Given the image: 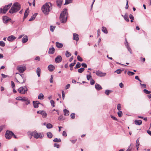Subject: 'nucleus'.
I'll list each match as a JSON object with an SVG mask.
<instances>
[{
	"instance_id": "43",
	"label": "nucleus",
	"mask_w": 151,
	"mask_h": 151,
	"mask_svg": "<svg viewBox=\"0 0 151 151\" xmlns=\"http://www.w3.org/2000/svg\"><path fill=\"white\" fill-rule=\"evenodd\" d=\"M55 27V26H51L50 27V30L51 32H53L54 31V30Z\"/></svg>"
},
{
	"instance_id": "36",
	"label": "nucleus",
	"mask_w": 151,
	"mask_h": 151,
	"mask_svg": "<svg viewBox=\"0 0 151 151\" xmlns=\"http://www.w3.org/2000/svg\"><path fill=\"white\" fill-rule=\"evenodd\" d=\"M85 70V69L84 68H81L78 70V72L80 73H81L83 72Z\"/></svg>"
},
{
	"instance_id": "24",
	"label": "nucleus",
	"mask_w": 151,
	"mask_h": 151,
	"mask_svg": "<svg viewBox=\"0 0 151 151\" xmlns=\"http://www.w3.org/2000/svg\"><path fill=\"white\" fill-rule=\"evenodd\" d=\"M29 8L27 9L26 10L24 15V19L26 18L27 17L29 14Z\"/></svg>"
},
{
	"instance_id": "38",
	"label": "nucleus",
	"mask_w": 151,
	"mask_h": 151,
	"mask_svg": "<svg viewBox=\"0 0 151 151\" xmlns=\"http://www.w3.org/2000/svg\"><path fill=\"white\" fill-rule=\"evenodd\" d=\"M72 0H65V4L64 5L68 4L71 3Z\"/></svg>"
},
{
	"instance_id": "17",
	"label": "nucleus",
	"mask_w": 151,
	"mask_h": 151,
	"mask_svg": "<svg viewBox=\"0 0 151 151\" xmlns=\"http://www.w3.org/2000/svg\"><path fill=\"white\" fill-rule=\"evenodd\" d=\"M95 88L98 91H99L102 89V88L101 85L98 83L96 84Z\"/></svg>"
},
{
	"instance_id": "27",
	"label": "nucleus",
	"mask_w": 151,
	"mask_h": 151,
	"mask_svg": "<svg viewBox=\"0 0 151 151\" xmlns=\"http://www.w3.org/2000/svg\"><path fill=\"white\" fill-rule=\"evenodd\" d=\"M37 14V13L34 14V15L31 17V18L29 20V21H31L35 19Z\"/></svg>"
},
{
	"instance_id": "28",
	"label": "nucleus",
	"mask_w": 151,
	"mask_h": 151,
	"mask_svg": "<svg viewBox=\"0 0 151 151\" xmlns=\"http://www.w3.org/2000/svg\"><path fill=\"white\" fill-rule=\"evenodd\" d=\"M36 72L38 76L39 77L40 76V74L41 73V69L39 67L37 68V69Z\"/></svg>"
},
{
	"instance_id": "20",
	"label": "nucleus",
	"mask_w": 151,
	"mask_h": 151,
	"mask_svg": "<svg viewBox=\"0 0 151 151\" xmlns=\"http://www.w3.org/2000/svg\"><path fill=\"white\" fill-rule=\"evenodd\" d=\"M122 16L124 17V19L127 22H128L129 21V20L128 17V15L127 13H126L124 16L122 15Z\"/></svg>"
},
{
	"instance_id": "55",
	"label": "nucleus",
	"mask_w": 151,
	"mask_h": 151,
	"mask_svg": "<svg viewBox=\"0 0 151 151\" xmlns=\"http://www.w3.org/2000/svg\"><path fill=\"white\" fill-rule=\"evenodd\" d=\"M54 147H56L57 148H58L59 147V145L57 143H55L54 145Z\"/></svg>"
},
{
	"instance_id": "64",
	"label": "nucleus",
	"mask_w": 151,
	"mask_h": 151,
	"mask_svg": "<svg viewBox=\"0 0 151 151\" xmlns=\"http://www.w3.org/2000/svg\"><path fill=\"white\" fill-rule=\"evenodd\" d=\"M63 119V116H60L58 118V120H59L60 121H61V120H62Z\"/></svg>"
},
{
	"instance_id": "1",
	"label": "nucleus",
	"mask_w": 151,
	"mask_h": 151,
	"mask_svg": "<svg viewBox=\"0 0 151 151\" xmlns=\"http://www.w3.org/2000/svg\"><path fill=\"white\" fill-rule=\"evenodd\" d=\"M52 4L50 2L47 3L42 8L43 13L45 15H47L52 9Z\"/></svg>"
},
{
	"instance_id": "46",
	"label": "nucleus",
	"mask_w": 151,
	"mask_h": 151,
	"mask_svg": "<svg viewBox=\"0 0 151 151\" xmlns=\"http://www.w3.org/2000/svg\"><path fill=\"white\" fill-rule=\"evenodd\" d=\"M119 116L120 117H122V112L121 111H119L117 113Z\"/></svg>"
},
{
	"instance_id": "45",
	"label": "nucleus",
	"mask_w": 151,
	"mask_h": 151,
	"mask_svg": "<svg viewBox=\"0 0 151 151\" xmlns=\"http://www.w3.org/2000/svg\"><path fill=\"white\" fill-rule=\"evenodd\" d=\"M127 74L129 76H132L134 74V73L132 72L129 71L127 72Z\"/></svg>"
},
{
	"instance_id": "53",
	"label": "nucleus",
	"mask_w": 151,
	"mask_h": 151,
	"mask_svg": "<svg viewBox=\"0 0 151 151\" xmlns=\"http://www.w3.org/2000/svg\"><path fill=\"white\" fill-rule=\"evenodd\" d=\"M70 116L72 119H74L75 117V114L74 113L71 114L70 115Z\"/></svg>"
},
{
	"instance_id": "16",
	"label": "nucleus",
	"mask_w": 151,
	"mask_h": 151,
	"mask_svg": "<svg viewBox=\"0 0 151 151\" xmlns=\"http://www.w3.org/2000/svg\"><path fill=\"white\" fill-rule=\"evenodd\" d=\"M16 38V37L13 35H11L8 37L7 40L9 41H12Z\"/></svg>"
},
{
	"instance_id": "59",
	"label": "nucleus",
	"mask_w": 151,
	"mask_h": 151,
	"mask_svg": "<svg viewBox=\"0 0 151 151\" xmlns=\"http://www.w3.org/2000/svg\"><path fill=\"white\" fill-rule=\"evenodd\" d=\"M81 66L84 68H86L87 67V65L85 63H83L81 64Z\"/></svg>"
},
{
	"instance_id": "7",
	"label": "nucleus",
	"mask_w": 151,
	"mask_h": 151,
	"mask_svg": "<svg viewBox=\"0 0 151 151\" xmlns=\"http://www.w3.org/2000/svg\"><path fill=\"white\" fill-rule=\"evenodd\" d=\"M14 134V133L10 131H7L5 134V137L6 139H11Z\"/></svg>"
},
{
	"instance_id": "61",
	"label": "nucleus",
	"mask_w": 151,
	"mask_h": 151,
	"mask_svg": "<svg viewBox=\"0 0 151 151\" xmlns=\"http://www.w3.org/2000/svg\"><path fill=\"white\" fill-rule=\"evenodd\" d=\"M111 118L113 119L114 120L116 121H117V119L115 117L113 116L112 115H111Z\"/></svg>"
},
{
	"instance_id": "2",
	"label": "nucleus",
	"mask_w": 151,
	"mask_h": 151,
	"mask_svg": "<svg viewBox=\"0 0 151 151\" xmlns=\"http://www.w3.org/2000/svg\"><path fill=\"white\" fill-rule=\"evenodd\" d=\"M21 7L20 4L18 2H16L13 4V5L9 11L10 14H13L17 12L20 10Z\"/></svg>"
},
{
	"instance_id": "48",
	"label": "nucleus",
	"mask_w": 151,
	"mask_h": 151,
	"mask_svg": "<svg viewBox=\"0 0 151 151\" xmlns=\"http://www.w3.org/2000/svg\"><path fill=\"white\" fill-rule=\"evenodd\" d=\"M121 104H118L117 105V109L119 111L121 110Z\"/></svg>"
},
{
	"instance_id": "11",
	"label": "nucleus",
	"mask_w": 151,
	"mask_h": 151,
	"mask_svg": "<svg viewBox=\"0 0 151 151\" xmlns=\"http://www.w3.org/2000/svg\"><path fill=\"white\" fill-rule=\"evenodd\" d=\"M62 60V58L60 55H58L55 59V61L56 63L61 62Z\"/></svg>"
},
{
	"instance_id": "62",
	"label": "nucleus",
	"mask_w": 151,
	"mask_h": 151,
	"mask_svg": "<svg viewBox=\"0 0 151 151\" xmlns=\"http://www.w3.org/2000/svg\"><path fill=\"white\" fill-rule=\"evenodd\" d=\"M129 17L131 19H134V17L131 14H130L129 15Z\"/></svg>"
},
{
	"instance_id": "3",
	"label": "nucleus",
	"mask_w": 151,
	"mask_h": 151,
	"mask_svg": "<svg viewBox=\"0 0 151 151\" xmlns=\"http://www.w3.org/2000/svg\"><path fill=\"white\" fill-rule=\"evenodd\" d=\"M67 18V9H64L61 13L60 19V21L63 23L66 22Z\"/></svg>"
},
{
	"instance_id": "41",
	"label": "nucleus",
	"mask_w": 151,
	"mask_h": 151,
	"mask_svg": "<svg viewBox=\"0 0 151 151\" xmlns=\"http://www.w3.org/2000/svg\"><path fill=\"white\" fill-rule=\"evenodd\" d=\"M46 127L47 128L50 129L52 128V126L51 124L48 123L46 125Z\"/></svg>"
},
{
	"instance_id": "44",
	"label": "nucleus",
	"mask_w": 151,
	"mask_h": 151,
	"mask_svg": "<svg viewBox=\"0 0 151 151\" xmlns=\"http://www.w3.org/2000/svg\"><path fill=\"white\" fill-rule=\"evenodd\" d=\"M77 59L78 61L80 62L82 61L83 60V59L81 58V57L79 55H78L77 57Z\"/></svg>"
},
{
	"instance_id": "52",
	"label": "nucleus",
	"mask_w": 151,
	"mask_h": 151,
	"mask_svg": "<svg viewBox=\"0 0 151 151\" xmlns=\"http://www.w3.org/2000/svg\"><path fill=\"white\" fill-rule=\"evenodd\" d=\"M50 103L53 107L55 106V102L53 100H51L50 101Z\"/></svg>"
},
{
	"instance_id": "49",
	"label": "nucleus",
	"mask_w": 151,
	"mask_h": 151,
	"mask_svg": "<svg viewBox=\"0 0 151 151\" xmlns=\"http://www.w3.org/2000/svg\"><path fill=\"white\" fill-rule=\"evenodd\" d=\"M91 74L87 75L86 76L87 79L88 80H90V79L91 78Z\"/></svg>"
},
{
	"instance_id": "13",
	"label": "nucleus",
	"mask_w": 151,
	"mask_h": 151,
	"mask_svg": "<svg viewBox=\"0 0 151 151\" xmlns=\"http://www.w3.org/2000/svg\"><path fill=\"white\" fill-rule=\"evenodd\" d=\"M16 99L18 100H20L22 101H27V98L26 97H24L22 98L21 97H18L16 98Z\"/></svg>"
},
{
	"instance_id": "57",
	"label": "nucleus",
	"mask_w": 151,
	"mask_h": 151,
	"mask_svg": "<svg viewBox=\"0 0 151 151\" xmlns=\"http://www.w3.org/2000/svg\"><path fill=\"white\" fill-rule=\"evenodd\" d=\"M62 135L63 136L66 137L67 136V133L65 131H63V132Z\"/></svg>"
},
{
	"instance_id": "42",
	"label": "nucleus",
	"mask_w": 151,
	"mask_h": 151,
	"mask_svg": "<svg viewBox=\"0 0 151 151\" xmlns=\"http://www.w3.org/2000/svg\"><path fill=\"white\" fill-rule=\"evenodd\" d=\"M122 70L120 69H118L115 71V73H116L118 74L121 73Z\"/></svg>"
},
{
	"instance_id": "25",
	"label": "nucleus",
	"mask_w": 151,
	"mask_h": 151,
	"mask_svg": "<svg viewBox=\"0 0 151 151\" xmlns=\"http://www.w3.org/2000/svg\"><path fill=\"white\" fill-rule=\"evenodd\" d=\"M3 20L4 23H6L9 21V17L6 16L3 17Z\"/></svg>"
},
{
	"instance_id": "14",
	"label": "nucleus",
	"mask_w": 151,
	"mask_h": 151,
	"mask_svg": "<svg viewBox=\"0 0 151 151\" xmlns=\"http://www.w3.org/2000/svg\"><path fill=\"white\" fill-rule=\"evenodd\" d=\"M48 69L50 71L52 72L55 69V67L54 65L50 64L48 66Z\"/></svg>"
},
{
	"instance_id": "26",
	"label": "nucleus",
	"mask_w": 151,
	"mask_h": 151,
	"mask_svg": "<svg viewBox=\"0 0 151 151\" xmlns=\"http://www.w3.org/2000/svg\"><path fill=\"white\" fill-rule=\"evenodd\" d=\"M134 122L135 124L139 125L142 124V122L141 120H136L134 121Z\"/></svg>"
},
{
	"instance_id": "30",
	"label": "nucleus",
	"mask_w": 151,
	"mask_h": 151,
	"mask_svg": "<svg viewBox=\"0 0 151 151\" xmlns=\"http://www.w3.org/2000/svg\"><path fill=\"white\" fill-rule=\"evenodd\" d=\"M44 98L43 95L42 93H40L38 96V99L40 100H42Z\"/></svg>"
},
{
	"instance_id": "39",
	"label": "nucleus",
	"mask_w": 151,
	"mask_h": 151,
	"mask_svg": "<svg viewBox=\"0 0 151 151\" xmlns=\"http://www.w3.org/2000/svg\"><path fill=\"white\" fill-rule=\"evenodd\" d=\"M71 55L70 52L68 51H66L65 53V55L67 57H69L71 56Z\"/></svg>"
},
{
	"instance_id": "56",
	"label": "nucleus",
	"mask_w": 151,
	"mask_h": 151,
	"mask_svg": "<svg viewBox=\"0 0 151 151\" xmlns=\"http://www.w3.org/2000/svg\"><path fill=\"white\" fill-rule=\"evenodd\" d=\"M62 98L64 100V99L65 96V93L64 91H62Z\"/></svg>"
},
{
	"instance_id": "40",
	"label": "nucleus",
	"mask_w": 151,
	"mask_h": 151,
	"mask_svg": "<svg viewBox=\"0 0 151 151\" xmlns=\"http://www.w3.org/2000/svg\"><path fill=\"white\" fill-rule=\"evenodd\" d=\"M144 92L146 94H149L151 93V91H149L146 89H144L143 90Z\"/></svg>"
},
{
	"instance_id": "58",
	"label": "nucleus",
	"mask_w": 151,
	"mask_h": 151,
	"mask_svg": "<svg viewBox=\"0 0 151 151\" xmlns=\"http://www.w3.org/2000/svg\"><path fill=\"white\" fill-rule=\"evenodd\" d=\"M5 127L4 125H2L0 127V132L1 131L3 128Z\"/></svg>"
},
{
	"instance_id": "35",
	"label": "nucleus",
	"mask_w": 151,
	"mask_h": 151,
	"mask_svg": "<svg viewBox=\"0 0 151 151\" xmlns=\"http://www.w3.org/2000/svg\"><path fill=\"white\" fill-rule=\"evenodd\" d=\"M81 63L79 62H78L76 66L74 67L75 69L81 67Z\"/></svg>"
},
{
	"instance_id": "5",
	"label": "nucleus",
	"mask_w": 151,
	"mask_h": 151,
	"mask_svg": "<svg viewBox=\"0 0 151 151\" xmlns=\"http://www.w3.org/2000/svg\"><path fill=\"white\" fill-rule=\"evenodd\" d=\"M12 5V3H10L9 4L6 5L3 8H1L0 9V12L1 13L5 14L7 10Z\"/></svg>"
},
{
	"instance_id": "15",
	"label": "nucleus",
	"mask_w": 151,
	"mask_h": 151,
	"mask_svg": "<svg viewBox=\"0 0 151 151\" xmlns=\"http://www.w3.org/2000/svg\"><path fill=\"white\" fill-rule=\"evenodd\" d=\"M73 39L77 42L79 39L78 35L76 33L73 34Z\"/></svg>"
},
{
	"instance_id": "18",
	"label": "nucleus",
	"mask_w": 151,
	"mask_h": 151,
	"mask_svg": "<svg viewBox=\"0 0 151 151\" xmlns=\"http://www.w3.org/2000/svg\"><path fill=\"white\" fill-rule=\"evenodd\" d=\"M126 42L125 43V45L127 47V49L128 51L130 52V54H132V50L131 48L130 47L128 43L126 40Z\"/></svg>"
},
{
	"instance_id": "9",
	"label": "nucleus",
	"mask_w": 151,
	"mask_h": 151,
	"mask_svg": "<svg viewBox=\"0 0 151 151\" xmlns=\"http://www.w3.org/2000/svg\"><path fill=\"white\" fill-rule=\"evenodd\" d=\"M16 74H19L20 75V77L23 79V81H21V82H19V81L18 80L17 78H16V81L18 83H24L25 82V81H26V77L25 76H24L23 74H22V75L20 74L19 73H17Z\"/></svg>"
},
{
	"instance_id": "63",
	"label": "nucleus",
	"mask_w": 151,
	"mask_h": 151,
	"mask_svg": "<svg viewBox=\"0 0 151 151\" xmlns=\"http://www.w3.org/2000/svg\"><path fill=\"white\" fill-rule=\"evenodd\" d=\"M75 64V63H71L69 65V66L70 68H72L74 65Z\"/></svg>"
},
{
	"instance_id": "23",
	"label": "nucleus",
	"mask_w": 151,
	"mask_h": 151,
	"mask_svg": "<svg viewBox=\"0 0 151 151\" xmlns=\"http://www.w3.org/2000/svg\"><path fill=\"white\" fill-rule=\"evenodd\" d=\"M28 37L27 36H25L23 38L22 42L23 43H25L27 42L28 40Z\"/></svg>"
},
{
	"instance_id": "47",
	"label": "nucleus",
	"mask_w": 151,
	"mask_h": 151,
	"mask_svg": "<svg viewBox=\"0 0 151 151\" xmlns=\"http://www.w3.org/2000/svg\"><path fill=\"white\" fill-rule=\"evenodd\" d=\"M5 43L3 41H0V45L2 47H4L5 46Z\"/></svg>"
},
{
	"instance_id": "19",
	"label": "nucleus",
	"mask_w": 151,
	"mask_h": 151,
	"mask_svg": "<svg viewBox=\"0 0 151 151\" xmlns=\"http://www.w3.org/2000/svg\"><path fill=\"white\" fill-rule=\"evenodd\" d=\"M63 1V0H56L57 6L59 7H60Z\"/></svg>"
},
{
	"instance_id": "34",
	"label": "nucleus",
	"mask_w": 151,
	"mask_h": 151,
	"mask_svg": "<svg viewBox=\"0 0 151 151\" xmlns=\"http://www.w3.org/2000/svg\"><path fill=\"white\" fill-rule=\"evenodd\" d=\"M47 137L49 138H51L52 137V133L49 132L47 133Z\"/></svg>"
},
{
	"instance_id": "8",
	"label": "nucleus",
	"mask_w": 151,
	"mask_h": 151,
	"mask_svg": "<svg viewBox=\"0 0 151 151\" xmlns=\"http://www.w3.org/2000/svg\"><path fill=\"white\" fill-rule=\"evenodd\" d=\"M17 68L18 71L20 73H23L26 70V67L25 66H18Z\"/></svg>"
},
{
	"instance_id": "33",
	"label": "nucleus",
	"mask_w": 151,
	"mask_h": 151,
	"mask_svg": "<svg viewBox=\"0 0 151 151\" xmlns=\"http://www.w3.org/2000/svg\"><path fill=\"white\" fill-rule=\"evenodd\" d=\"M102 32L105 34H107L108 33L107 30L105 27H102Z\"/></svg>"
},
{
	"instance_id": "12",
	"label": "nucleus",
	"mask_w": 151,
	"mask_h": 151,
	"mask_svg": "<svg viewBox=\"0 0 151 151\" xmlns=\"http://www.w3.org/2000/svg\"><path fill=\"white\" fill-rule=\"evenodd\" d=\"M33 106L35 108H37L38 107V105L41 104V103L38 101H35L33 102Z\"/></svg>"
},
{
	"instance_id": "32",
	"label": "nucleus",
	"mask_w": 151,
	"mask_h": 151,
	"mask_svg": "<svg viewBox=\"0 0 151 151\" xmlns=\"http://www.w3.org/2000/svg\"><path fill=\"white\" fill-rule=\"evenodd\" d=\"M112 91L110 90H106L105 91V93L107 95H109L110 93L112 92Z\"/></svg>"
},
{
	"instance_id": "10",
	"label": "nucleus",
	"mask_w": 151,
	"mask_h": 151,
	"mask_svg": "<svg viewBox=\"0 0 151 151\" xmlns=\"http://www.w3.org/2000/svg\"><path fill=\"white\" fill-rule=\"evenodd\" d=\"M96 74L97 76L100 77L104 76L106 75V73H102L99 70L96 71Z\"/></svg>"
},
{
	"instance_id": "21",
	"label": "nucleus",
	"mask_w": 151,
	"mask_h": 151,
	"mask_svg": "<svg viewBox=\"0 0 151 151\" xmlns=\"http://www.w3.org/2000/svg\"><path fill=\"white\" fill-rule=\"evenodd\" d=\"M56 45L58 48H61L63 46V45L62 43L58 42H56Z\"/></svg>"
},
{
	"instance_id": "51",
	"label": "nucleus",
	"mask_w": 151,
	"mask_h": 151,
	"mask_svg": "<svg viewBox=\"0 0 151 151\" xmlns=\"http://www.w3.org/2000/svg\"><path fill=\"white\" fill-rule=\"evenodd\" d=\"M95 83V81L92 79H91L90 81V83L91 85H93Z\"/></svg>"
},
{
	"instance_id": "37",
	"label": "nucleus",
	"mask_w": 151,
	"mask_h": 151,
	"mask_svg": "<svg viewBox=\"0 0 151 151\" xmlns=\"http://www.w3.org/2000/svg\"><path fill=\"white\" fill-rule=\"evenodd\" d=\"M53 141L55 142H61V140L60 138H55L54 139Z\"/></svg>"
},
{
	"instance_id": "50",
	"label": "nucleus",
	"mask_w": 151,
	"mask_h": 151,
	"mask_svg": "<svg viewBox=\"0 0 151 151\" xmlns=\"http://www.w3.org/2000/svg\"><path fill=\"white\" fill-rule=\"evenodd\" d=\"M139 139H137V140L136 141V147H137L138 146H139Z\"/></svg>"
},
{
	"instance_id": "4",
	"label": "nucleus",
	"mask_w": 151,
	"mask_h": 151,
	"mask_svg": "<svg viewBox=\"0 0 151 151\" xmlns=\"http://www.w3.org/2000/svg\"><path fill=\"white\" fill-rule=\"evenodd\" d=\"M30 133L31 136H33L36 139H42L44 137V135L42 133H38L36 131L31 132H30Z\"/></svg>"
},
{
	"instance_id": "6",
	"label": "nucleus",
	"mask_w": 151,
	"mask_h": 151,
	"mask_svg": "<svg viewBox=\"0 0 151 151\" xmlns=\"http://www.w3.org/2000/svg\"><path fill=\"white\" fill-rule=\"evenodd\" d=\"M27 88L26 86H22L20 87L18 89V91L21 94H24L27 93Z\"/></svg>"
},
{
	"instance_id": "60",
	"label": "nucleus",
	"mask_w": 151,
	"mask_h": 151,
	"mask_svg": "<svg viewBox=\"0 0 151 151\" xmlns=\"http://www.w3.org/2000/svg\"><path fill=\"white\" fill-rule=\"evenodd\" d=\"M11 84H12V88L13 89V88L15 86V84L12 81H11Z\"/></svg>"
},
{
	"instance_id": "29",
	"label": "nucleus",
	"mask_w": 151,
	"mask_h": 151,
	"mask_svg": "<svg viewBox=\"0 0 151 151\" xmlns=\"http://www.w3.org/2000/svg\"><path fill=\"white\" fill-rule=\"evenodd\" d=\"M63 112L64 115L65 116H68L69 114V111L68 110H67L66 109H64L63 110Z\"/></svg>"
},
{
	"instance_id": "54",
	"label": "nucleus",
	"mask_w": 151,
	"mask_h": 151,
	"mask_svg": "<svg viewBox=\"0 0 151 151\" xmlns=\"http://www.w3.org/2000/svg\"><path fill=\"white\" fill-rule=\"evenodd\" d=\"M53 76L52 75H51V78L50 79V83H52L53 82Z\"/></svg>"
},
{
	"instance_id": "31",
	"label": "nucleus",
	"mask_w": 151,
	"mask_h": 151,
	"mask_svg": "<svg viewBox=\"0 0 151 151\" xmlns=\"http://www.w3.org/2000/svg\"><path fill=\"white\" fill-rule=\"evenodd\" d=\"M43 112L41 115L43 118H46L47 116V114L45 111H44Z\"/></svg>"
},
{
	"instance_id": "22",
	"label": "nucleus",
	"mask_w": 151,
	"mask_h": 151,
	"mask_svg": "<svg viewBox=\"0 0 151 151\" xmlns=\"http://www.w3.org/2000/svg\"><path fill=\"white\" fill-rule=\"evenodd\" d=\"M55 52V49L54 48L52 47V48H50L49 49L48 51V53L49 54H53Z\"/></svg>"
}]
</instances>
